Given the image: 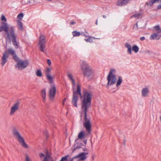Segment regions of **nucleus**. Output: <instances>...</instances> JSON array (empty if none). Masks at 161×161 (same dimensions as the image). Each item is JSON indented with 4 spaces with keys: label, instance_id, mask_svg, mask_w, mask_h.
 <instances>
[{
    "label": "nucleus",
    "instance_id": "f03ea898",
    "mask_svg": "<svg viewBox=\"0 0 161 161\" xmlns=\"http://www.w3.org/2000/svg\"><path fill=\"white\" fill-rule=\"evenodd\" d=\"M4 31L7 35L6 40L8 39L9 42L10 43L12 40L13 45L15 47H18V44L16 41V36L15 35L14 29L13 27L5 23H3V25L0 27V32Z\"/></svg>",
    "mask_w": 161,
    "mask_h": 161
},
{
    "label": "nucleus",
    "instance_id": "bb28decb",
    "mask_svg": "<svg viewBox=\"0 0 161 161\" xmlns=\"http://www.w3.org/2000/svg\"><path fill=\"white\" fill-rule=\"evenodd\" d=\"M6 51L8 52V54L9 53V54L12 55L13 56L16 54L14 51L12 49H8V50Z\"/></svg>",
    "mask_w": 161,
    "mask_h": 161
},
{
    "label": "nucleus",
    "instance_id": "5fc2aeb1",
    "mask_svg": "<svg viewBox=\"0 0 161 161\" xmlns=\"http://www.w3.org/2000/svg\"><path fill=\"white\" fill-rule=\"evenodd\" d=\"M160 120L161 122V116L160 117Z\"/></svg>",
    "mask_w": 161,
    "mask_h": 161
},
{
    "label": "nucleus",
    "instance_id": "6e6552de",
    "mask_svg": "<svg viewBox=\"0 0 161 161\" xmlns=\"http://www.w3.org/2000/svg\"><path fill=\"white\" fill-rule=\"evenodd\" d=\"M84 76L88 79L90 80L92 79L94 76L93 72L91 67L83 71Z\"/></svg>",
    "mask_w": 161,
    "mask_h": 161
},
{
    "label": "nucleus",
    "instance_id": "c85d7f7f",
    "mask_svg": "<svg viewBox=\"0 0 161 161\" xmlns=\"http://www.w3.org/2000/svg\"><path fill=\"white\" fill-rule=\"evenodd\" d=\"M72 34L74 37L79 36L80 35L81 33L76 31H75L72 32Z\"/></svg>",
    "mask_w": 161,
    "mask_h": 161
},
{
    "label": "nucleus",
    "instance_id": "4be33fe9",
    "mask_svg": "<svg viewBox=\"0 0 161 161\" xmlns=\"http://www.w3.org/2000/svg\"><path fill=\"white\" fill-rule=\"evenodd\" d=\"M88 38L87 39H85V40L86 42H89L90 43H92L93 42L92 38L93 39H99L100 38H96L93 37H92L91 36H88Z\"/></svg>",
    "mask_w": 161,
    "mask_h": 161
},
{
    "label": "nucleus",
    "instance_id": "4468645a",
    "mask_svg": "<svg viewBox=\"0 0 161 161\" xmlns=\"http://www.w3.org/2000/svg\"><path fill=\"white\" fill-rule=\"evenodd\" d=\"M39 155L41 159L44 158L42 161H49L50 157V155L47 151H45L44 153H40Z\"/></svg>",
    "mask_w": 161,
    "mask_h": 161
},
{
    "label": "nucleus",
    "instance_id": "49530a36",
    "mask_svg": "<svg viewBox=\"0 0 161 161\" xmlns=\"http://www.w3.org/2000/svg\"><path fill=\"white\" fill-rule=\"evenodd\" d=\"M75 24V22L74 21L71 22H70V24L73 25Z\"/></svg>",
    "mask_w": 161,
    "mask_h": 161
},
{
    "label": "nucleus",
    "instance_id": "7c9ffc66",
    "mask_svg": "<svg viewBox=\"0 0 161 161\" xmlns=\"http://www.w3.org/2000/svg\"><path fill=\"white\" fill-rule=\"evenodd\" d=\"M36 75L37 76L41 77L42 76V74L40 69H38L36 72Z\"/></svg>",
    "mask_w": 161,
    "mask_h": 161
},
{
    "label": "nucleus",
    "instance_id": "ddd939ff",
    "mask_svg": "<svg viewBox=\"0 0 161 161\" xmlns=\"http://www.w3.org/2000/svg\"><path fill=\"white\" fill-rule=\"evenodd\" d=\"M20 102L17 101L14 103L11 107L10 114L11 115H13L19 108Z\"/></svg>",
    "mask_w": 161,
    "mask_h": 161
},
{
    "label": "nucleus",
    "instance_id": "dca6fc26",
    "mask_svg": "<svg viewBox=\"0 0 161 161\" xmlns=\"http://www.w3.org/2000/svg\"><path fill=\"white\" fill-rule=\"evenodd\" d=\"M149 92L148 88L146 86L143 88L142 90V95L143 97H147L149 95Z\"/></svg>",
    "mask_w": 161,
    "mask_h": 161
},
{
    "label": "nucleus",
    "instance_id": "37998d69",
    "mask_svg": "<svg viewBox=\"0 0 161 161\" xmlns=\"http://www.w3.org/2000/svg\"><path fill=\"white\" fill-rule=\"evenodd\" d=\"M145 38L144 36L140 38V40L142 41H144V40H145Z\"/></svg>",
    "mask_w": 161,
    "mask_h": 161
},
{
    "label": "nucleus",
    "instance_id": "9b49d317",
    "mask_svg": "<svg viewBox=\"0 0 161 161\" xmlns=\"http://www.w3.org/2000/svg\"><path fill=\"white\" fill-rule=\"evenodd\" d=\"M51 70L50 68H47L45 70V74L46 78L50 84H52L53 82V79L54 78V76H53L50 74Z\"/></svg>",
    "mask_w": 161,
    "mask_h": 161
},
{
    "label": "nucleus",
    "instance_id": "0eeeda50",
    "mask_svg": "<svg viewBox=\"0 0 161 161\" xmlns=\"http://www.w3.org/2000/svg\"><path fill=\"white\" fill-rule=\"evenodd\" d=\"M45 37L44 36L41 35L40 36L38 45L40 50L42 52H44V50L46 48Z\"/></svg>",
    "mask_w": 161,
    "mask_h": 161
},
{
    "label": "nucleus",
    "instance_id": "393cba45",
    "mask_svg": "<svg viewBox=\"0 0 161 161\" xmlns=\"http://www.w3.org/2000/svg\"><path fill=\"white\" fill-rule=\"evenodd\" d=\"M122 81L123 80L122 77L120 76H119L118 77V80L117 81L116 86L117 87H118L119 86H120L121 85V84L122 83Z\"/></svg>",
    "mask_w": 161,
    "mask_h": 161
},
{
    "label": "nucleus",
    "instance_id": "a211bd4d",
    "mask_svg": "<svg viewBox=\"0 0 161 161\" xmlns=\"http://www.w3.org/2000/svg\"><path fill=\"white\" fill-rule=\"evenodd\" d=\"M90 67L89 66L88 64L85 61H82L81 64V68L82 71L88 69Z\"/></svg>",
    "mask_w": 161,
    "mask_h": 161
},
{
    "label": "nucleus",
    "instance_id": "aec40b11",
    "mask_svg": "<svg viewBox=\"0 0 161 161\" xmlns=\"http://www.w3.org/2000/svg\"><path fill=\"white\" fill-rule=\"evenodd\" d=\"M125 47L127 49V52L130 54L132 53V47L131 45L128 43L126 42L125 44Z\"/></svg>",
    "mask_w": 161,
    "mask_h": 161
},
{
    "label": "nucleus",
    "instance_id": "473e14b6",
    "mask_svg": "<svg viewBox=\"0 0 161 161\" xmlns=\"http://www.w3.org/2000/svg\"><path fill=\"white\" fill-rule=\"evenodd\" d=\"M141 14L140 13H136L135 14L133 15L132 16H131V18H132L133 17L135 18H138L141 15Z\"/></svg>",
    "mask_w": 161,
    "mask_h": 161
},
{
    "label": "nucleus",
    "instance_id": "58836bf2",
    "mask_svg": "<svg viewBox=\"0 0 161 161\" xmlns=\"http://www.w3.org/2000/svg\"><path fill=\"white\" fill-rule=\"evenodd\" d=\"M80 35H82L83 36H84L85 37H87L88 36L87 35L85 34V33L82 32L81 33Z\"/></svg>",
    "mask_w": 161,
    "mask_h": 161
},
{
    "label": "nucleus",
    "instance_id": "c03bdc74",
    "mask_svg": "<svg viewBox=\"0 0 161 161\" xmlns=\"http://www.w3.org/2000/svg\"><path fill=\"white\" fill-rule=\"evenodd\" d=\"M87 140L86 139H85L84 140L83 142L85 144H86L87 143Z\"/></svg>",
    "mask_w": 161,
    "mask_h": 161
},
{
    "label": "nucleus",
    "instance_id": "6ab92c4d",
    "mask_svg": "<svg viewBox=\"0 0 161 161\" xmlns=\"http://www.w3.org/2000/svg\"><path fill=\"white\" fill-rule=\"evenodd\" d=\"M131 0H119L117 2V5L122 6L127 4Z\"/></svg>",
    "mask_w": 161,
    "mask_h": 161
},
{
    "label": "nucleus",
    "instance_id": "20e7f679",
    "mask_svg": "<svg viewBox=\"0 0 161 161\" xmlns=\"http://www.w3.org/2000/svg\"><path fill=\"white\" fill-rule=\"evenodd\" d=\"M12 132L14 137L18 142L23 147L27 148L28 145L26 143L24 138L22 136L19 130L16 127L13 128Z\"/></svg>",
    "mask_w": 161,
    "mask_h": 161
},
{
    "label": "nucleus",
    "instance_id": "5701e85b",
    "mask_svg": "<svg viewBox=\"0 0 161 161\" xmlns=\"http://www.w3.org/2000/svg\"><path fill=\"white\" fill-rule=\"evenodd\" d=\"M41 93L43 98V102H45L46 98V92L45 89H43L42 90L41 92Z\"/></svg>",
    "mask_w": 161,
    "mask_h": 161
},
{
    "label": "nucleus",
    "instance_id": "6e6d98bb",
    "mask_svg": "<svg viewBox=\"0 0 161 161\" xmlns=\"http://www.w3.org/2000/svg\"><path fill=\"white\" fill-rule=\"evenodd\" d=\"M115 92V91H114L113 92V93H114V92Z\"/></svg>",
    "mask_w": 161,
    "mask_h": 161
},
{
    "label": "nucleus",
    "instance_id": "a19ab883",
    "mask_svg": "<svg viewBox=\"0 0 161 161\" xmlns=\"http://www.w3.org/2000/svg\"><path fill=\"white\" fill-rule=\"evenodd\" d=\"M26 161H30L29 158L28 156H26Z\"/></svg>",
    "mask_w": 161,
    "mask_h": 161
},
{
    "label": "nucleus",
    "instance_id": "2eb2a0df",
    "mask_svg": "<svg viewBox=\"0 0 161 161\" xmlns=\"http://www.w3.org/2000/svg\"><path fill=\"white\" fill-rule=\"evenodd\" d=\"M88 152H82L80 153L77 156L73 158L74 159L79 158V160H85L87 158L86 155L88 154Z\"/></svg>",
    "mask_w": 161,
    "mask_h": 161
},
{
    "label": "nucleus",
    "instance_id": "f704fd0d",
    "mask_svg": "<svg viewBox=\"0 0 161 161\" xmlns=\"http://www.w3.org/2000/svg\"><path fill=\"white\" fill-rule=\"evenodd\" d=\"M144 53L146 54H151L152 53V52L149 50H147L144 51Z\"/></svg>",
    "mask_w": 161,
    "mask_h": 161
},
{
    "label": "nucleus",
    "instance_id": "72a5a7b5",
    "mask_svg": "<svg viewBox=\"0 0 161 161\" xmlns=\"http://www.w3.org/2000/svg\"><path fill=\"white\" fill-rule=\"evenodd\" d=\"M69 155H67L65 157H63L60 161H66L68 159Z\"/></svg>",
    "mask_w": 161,
    "mask_h": 161
},
{
    "label": "nucleus",
    "instance_id": "f3484780",
    "mask_svg": "<svg viewBox=\"0 0 161 161\" xmlns=\"http://www.w3.org/2000/svg\"><path fill=\"white\" fill-rule=\"evenodd\" d=\"M159 33H154L152 34L150 38L151 40H159L161 37V34Z\"/></svg>",
    "mask_w": 161,
    "mask_h": 161
},
{
    "label": "nucleus",
    "instance_id": "603ef678",
    "mask_svg": "<svg viewBox=\"0 0 161 161\" xmlns=\"http://www.w3.org/2000/svg\"><path fill=\"white\" fill-rule=\"evenodd\" d=\"M74 158H72L70 160V161H74Z\"/></svg>",
    "mask_w": 161,
    "mask_h": 161
},
{
    "label": "nucleus",
    "instance_id": "423d86ee",
    "mask_svg": "<svg viewBox=\"0 0 161 161\" xmlns=\"http://www.w3.org/2000/svg\"><path fill=\"white\" fill-rule=\"evenodd\" d=\"M90 125H91V128L90 129V130H87L86 128L84 126L85 128L86 129V130L87 131V132H86L85 131H82L80 132L78 135V138L76 139L75 140V141L77 142V141L78 139H80V140H82V139H84L88 137L89 134H90L91 131V122H90Z\"/></svg>",
    "mask_w": 161,
    "mask_h": 161
},
{
    "label": "nucleus",
    "instance_id": "9d476101",
    "mask_svg": "<svg viewBox=\"0 0 161 161\" xmlns=\"http://www.w3.org/2000/svg\"><path fill=\"white\" fill-rule=\"evenodd\" d=\"M51 84L50 86V88L49 91V96L50 99L51 100H53L55 95L56 88L54 84H52V83Z\"/></svg>",
    "mask_w": 161,
    "mask_h": 161
},
{
    "label": "nucleus",
    "instance_id": "09e8293b",
    "mask_svg": "<svg viewBox=\"0 0 161 161\" xmlns=\"http://www.w3.org/2000/svg\"><path fill=\"white\" fill-rule=\"evenodd\" d=\"M45 135H46V136H47V131H46L45 132Z\"/></svg>",
    "mask_w": 161,
    "mask_h": 161
},
{
    "label": "nucleus",
    "instance_id": "7ed1b4c3",
    "mask_svg": "<svg viewBox=\"0 0 161 161\" xmlns=\"http://www.w3.org/2000/svg\"><path fill=\"white\" fill-rule=\"evenodd\" d=\"M67 76L69 79L71 81L73 89V96L72 101V103L75 107L77 108V102L78 101L79 96L82 97V95L81 92L80 86V84H78L77 87V91L75 90V81L74 79L73 75L70 72L67 73Z\"/></svg>",
    "mask_w": 161,
    "mask_h": 161
},
{
    "label": "nucleus",
    "instance_id": "39448f33",
    "mask_svg": "<svg viewBox=\"0 0 161 161\" xmlns=\"http://www.w3.org/2000/svg\"><path fill=\"white\" fill-rule=\"evenodd\" d=\"M116 70L114 69H111L107 77L108 83L106 87L109 88V86H112L115 83L116 80V76L115 75Z\"/></svg>",
    "mask_w": 161,
    "mask_h": 161
},
{
    "label": "nucleus",
    "instance_id": "c9c22d12",
    "mask_svg": "<svg viewBox=\"0 0 161 161\" xmlns=\"http://www.w3.org/2000/svg\"><path fill=\"white\" fill-rule=\"evenodd\" d=\"M23 17V14L21 13L19 14L18 16V18L20 19H21Z\"/></svg>",
    "mask_w": 161,
    "mask_h": 161
},
{
    "label": "nucleus",
    "instance_id": "de8ad7c7",
    "mask_svg": "<svg viewBox=\"0 0 161 161\" xmlns=\"http://www.w3.org/2000/svg\"><path fill=\"white\" fill-rule=\"evenodd\" d=\"M156 0V2H161V0Z\"/></svg>",
    "mask_w": 161,
    "mask_h": 161
},
{
    "label": "nucleus",
    "instance_id": "79ce46f5",
    "mask_svg": "<svg viewBox=\"0 0 161 161\" xmlns=\"http://www.w3.org/2000/svg\"><path fill=\"white\" fill-rule=\"evenodd\" d=\"M66 98H65L64 99L63 101V104L64 105V104L65 103L66 101Z\"/></svg>",
    "mask_w": 161,
    "mask_h": 161
},
{
    "label": "nucleus",
    "instance_id": "ea45409f",
    "mask_svg": "<svg viewBox=\"0 0 161 161\" xmlns=\"http://www.w3.org/2000/svg\"><path fill=\"white\" fill-rule=\"evenodd\" d=\"M133 28L134 29H136L138 28V25L137 23H136L133 26Z\"/></svg>",
    "mask_w": 161,
    "mask_h": 161
},
{
    "label": "nucleus",
    "instance_id": "c756f323",
    "mask_svg": "<svg viewBox=\"0 0 161 161\" xmlns=\"http://www.w3.org/2000/svg\"><path fill=\"white\" fill-rule=\"evenodd\" d=\"M156 2V0H152L149 1V2H147L146 4L147 5H149L150 6H152L153 3Z\"/></svg>",
    "mask_w": 161,
    "mask_h": 161
},
{
    "label": "nucleus",
    "instance_id": "4c0bfd02",
    "mask_svg": "<svg viewBox=\"0 0 161 161\" xmlns=\"http://www.w3.org/2000/svg\"><path fill=\"white\" fill-rule=\"evenodd\" d=\"M47 63L49 66H50L51 64V62L50 59H47Z\"/></svg>",
    "mask_w": 161,
    "mask_h": 161
},
{
    "label": "nucleus",
    "instance_id": "f257e3e1",
    "mask_svg": "<svg viewBox=\"0 0 161 161\" xmlns=\"http://www.w3.org/2000/svg\"><path fill=\"white\" fill-rule=\"evenodd\" d=\"M92 97V92L86 91L84 92L81 99L82 112L81 114V119L83 118L84 120V122L83 123V125L87 130H89L91 128V119L89 117L87 116V112L91 104Z\"/></svg>",
    "mask_w": 161,
    "mask_h": 161
},
{
    "label": "nucleus",
    "instance_id": "e433bc0d",
    "mask_svg": "<svg viewBox=\"0 0 161 161\" xmlns=\"http://www.w3.org/2000/svg\"><path fill=\"white\" fill-rule=\"evenodd\" d=\"M1 20L3 21H6V19L3 15H2L1 16Z\"/></svg>",
    "mask_w": 161,
    "mask_h": 161
},
{
    "label": "nucleus",
    "instance_id": "864d4df0",
    "mask_svg": "<svg viewBox=\"0 0 161 161\" xmlns=\"http://www.w3.org/2000/svg\"><path fill=\"white\" fill-rule=\"evenodd\" d=\"M92 160H94V156H92Z\"/></svg>",
    "mask_w": 161,
    "mask_h": 161
},
{
    "label": "nucleus",
    "instance_id": "a18cd8bd",
    "mask_svg": "<svg viewBox=\"0 0 161 161\" xmlns=\"http://www.w3.org/2000/svg\"><path fill=\"white\" fill-rule=\"evenodd\" d=\"M158 9H161V4L158 5Z\"/></svg>",
    "mask_w": 161,
    "mask_h": 161
},
{
    "label": "nucleus",
    "instance_id": "a878e982",
    "mask_svg": "<svg viewBox=\"0 0 161 161\" xmlns=\"http://www.w3.org/2000/svg\"><path fill=\"white\" fill-rule=\"evenodd\" d=\"M17 25L19 29L21 31L23 30V24L21 21L19 20L17 21Z\"/></svg>",
    "mask_w": 161,
    "mask_h": 161
},
{
    "label": "nucleus",
    "instance_id": "412c9836",
    "mask_svg": "<svg viewBox=\"0 0 161 161\" xmlns=\"http://www.w3.org/2000/svg\"><path fill=\"white\" fill-rule=\"evenodd\" d=\"M77 149H82L81 150H80L81 151H84L87 152H88V150L85 147L84 148H83L82 147L80 146L79 145L77 146L75 148H73L72 150V151L74 152Z\"/></svg>",
    "mask_w": 161,
    "mask_h": 161
},
{
    "label": "nucleus",
    "instance_id": "cd10ccee",
    "mask_svg": "<svg viewBox=\"0 0 161 161\" xmlns=\"http://www.w3.org/2000/svg\"><path fill=\"white\" fill-rule=\"evenodd\" d=\"M132 50L135 52L136 53L139 50V48L138 46L136 45H134L132 48Z\"/></svg>",
    "mask_w": 161,
    "mask_h": 161
},
{
    "label": "nucleus",
    "instance_id": "b1692460",
    "mask_svg": "<svg viewBox=\"0 0 161 161\" xmlns=\"http://www.w3.org/2000/svg\"><path fill=\"white\" fill-rule=\"evenodd\" d=\"M153 29L154 31H157L158 33H161V27H160L159 25L154 26Z\"/></svg>",
    "mask_w": 161,
    "mask_h": 161
},
{
    "label": "nucleus",
    "instance_id": "8fccbe9b",
    "mask_svg": "<svg viewBox=\"0 0 161 161\" xmlns=\"http://www.w3.org/2000/svg\"><path fill=\"white\" fill-rule=\"evenodd\" d=\"M97 21H98V20H97H97H96V23H95V24H96V25H97V24H98Z\"/></svg>",
    "mask_w": 161,
    "mask_h": 161
},
{
    "label": "nucleus",
    "instance_id": "f8f14e48",
    "mask_svg": "<svg viewBox=\"0 0 161 161\" xmlns=\"http://www.w3.org/2000/svg\"><path fill=\"white\" fill-rule=\"evenodd\" d=\"M9 57V54L7 51H5L3 54L1 60V64L2 66H3L8 62Z\"/></svg>",
    "mask_w": 161,
    "mask_h": 161
},
{
    "label": "nucleus",
    "instance_id": "1a4fd4ad",
    "mask_svg": "<svg viewBox=\"0 0 161 161\" xmlns=\"http://www.w3.org/2000/svg\"><path fill=\"white\" fill-rule=\"evenodd\" d=\"M28 64L29 63L27 60L23 61L21 60L19 62L17 63L16 67H17L20 70H22L26 68Z\"/></svg>",
    "mask_w": 161,
    "mask_h": 161
},
{
    "label": "nucleus",
    "instance_id": "2f4dec72",
    "mask_svg": "<svg viewBox=\"0 0 161 161\" xmlns=\"http://www.w3.org/2000/svg\"><path fill=\"white\" fill-rule=\"evenodd\" d=\"M14 59L16 61L17 63L19 62L21 59H19L15 54L13 56Z\"/></svg>",
    "mask_w": 161,
    "mask_h": 161
},
{
    "label": "nucleus",
    "instance_id": "3c124183",
    "mask_svg": "<svg viewBox=\"0 0 161 161\" xmlns=\"http://www.w3.org/2000/svg\"><path fill=\"white\" fill-rule=\"evenodd\" d=\"M103 16L104 18H105L106 17V16L105 15H103Z\"/></svg>",
    "mask_w": 161,
    "mask_h": 161
}]
</instances>
